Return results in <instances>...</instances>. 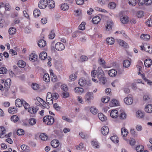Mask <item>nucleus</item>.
<instances>
[{
  "mask_svg": "<svg viewBox=\"0 0 152 152\" xmlns=\"http://www.w3.org/2000/svg\"><path fill=\"white\" fill-rule=\"evenodd\" d=\"M91 76L92 81L95 83L98 82L97 79H95L96 76L100 84L104 85L107 82L105 74L101 66L99 67L97 70H93L91 72Z\"/></svg>",
  "mask_w": 152,
  "mask_h": 152,
  "instance_id": "nucleus-1",
  "label": "nucleus"
},
{
  "mask_svg": "<svg viewBox=\"0 0 152 152\" xmlns=\"http://www.w3.org/2000/svg\"><path fill=\"white\" fill-rule=\"evenodd\" d=\"M43 121L45 124L48 125H51L54 123L55 120L53 116L48 115L45 116L43 117Z\"/></svg>",
  "mask_w": 152,
  "mask_h": 152,
  "instance_id": "nucleus-2",
  "label": "nucleus"
},
{
  "mask_svg": "<svg viewBox=\"0 0 152 152\" xmlns=\"http://www.w3.org/2000/svg\"><path fill=\"white\" fill-rule=\"evenodd\" d=\"M140 47L141 50H144L149 53H152V45L144 43L140 46Z\"/></svg>",
  "mask_w": 152,
  "mask_h": 152,
  "instance_id": "nucleus-3",
  "label": "nucleus"
},
{
  "mask_svg": "<svg viewBox=\"0 0 152 152\" xmlns=\"http://www.w3.org/2000/svg\"><path fill=\"white\" fill-rule=\"evenodd\" d=\"M36 99L37 100V102H36L37 105L38 106H42L44 107H45L47 109L49 108V105L43 99L39 97H37Z\"/></svg>",
  "mask_w": 152,
  "mask_h": 152,
  "instance_id": "nucleus-4",
  "label": "nucleus"
},
{
  "mask_svg": "<svg viewBox=\"0 0 152 152\" xmlns=\"http://www.w3.org/2000/svg\"><path fill=\"white\" fill-rule=\"evenodd\" d=\"M1 83H4V88L6 91L7 90L10 88L11 83V80L10 79H7L5 80V82L3 80H1Z\"/></svg>",
  "mask_w": 152,
  "mask_h": 152,
  "instance_id": "nucleus-5",
  "label": "nucleus"
},
{
  "mask_svg": "<svg viewBox=\"0 0 152 152\" xmlns=\"http://www.w3.org/2000/svg\"><path fill=\"white\" fill-rule=\"evenodd\" d=\"M55 49L58 51H61L63 50L65 48L64 44L61 42H58L56 43L55 45Z\"/></svg>",
  "mask_w": 152,
  "mask_h": 152,
  "instance_id": "nucleus-6",
  "label": "nucleus"
},
{
  "mask_svg": "<svg viewBox=\"0 0 152 152\" xmlns=\"http://www.w3.org/2000/svg\"><path fill=\"white\" fill-rule=\"evenodd\" d=\"M47 0H40L38 4V7L40 9H45L48 5Z\"/></svg>",
  "mask_w": 152,
  "mask_h": 152,
  "instance_id": "nucleus-7",
  "label": "nucleus"
},
{
  "mask_svg": "<svg viewBox=\"0 0 152 152\" xmlns=\"http://www.w3.org/2000/svg\"><path fill=\"white\" fill-rule=\"evenodd\" d=\"M113 26V23L112 20L108 21L105 26V29L107 31H110L112 29Z\"/></svg>",
  "mask_w": 152,
  "mask_h": 152,
  "instance_id": "nucleus-8",
  "label": "nucleus"
},
{
  "mask_svg": "<svg viewBox=\"0 0 152 152\" xmlns=\"http://www.w3.org/2000/svg\"><path fill=\"white\" fill-rule=\"evenodd\" d=\"M93 98V94L92 92H88L85 96V99L88 102H90L91 100Z\"/></svg>",
  "mask_w": 152,
  "mask_h": 152,
  "instance_id": "nucleus-9",
  "label": "nucleus"
},
{
  "mask_svg": "<svg viewBox=\"0 0 152 152\" xmlns=\"http://www.w3.org/2000/svg\"><path fill=\"white\" fill-rule=\"evenodd\" d=\"M133 99L131 97L128 96L124 99V102L127 105H129L131 104L133 102Z\"/></svg>",
  "mask_w": 152,
  "mask_h": 152,
  "instance_id": "nucleus-10",
  "label": "nucleus"
},
{
  "mask_svg": "<svg viewBox=\"0 0 152 152\" xmlns=\"http://www.w3.org/2000/svg\"><path fill=\"white\" fill-rule=\"evenodd\" d=\"M101 132L103 135H107L109 132L108 127L106 126H104L101 129Z\"/></svg>",
  "mask_w": 152,
  "mask_h": 152,
  "instance_id": "nucleus-11",
  "label": "nucleus"
},
{
  "mask_svg": "<svg viewBox=\"0 0 152 152\" xmlns=\"http://www.w3.org/2000/svg\"><path fill=\"white\" fill-rule=\"evenodd\" d=\"M119 104V101L115 99H113L111 100L109 103V106L111 107L117 106H118Z\"/></svg>",
  "mask_w": 152,
  "mask_h": 152,
  "instance_id": "nucleus-12",
  "label": "nucleus"
},
{
  "mask_svg": "<svg viewBox=\"0 0 152 152\" xmlns=\"http://www.w3.org/2000/svg\"><path fill=\"white\" fill-rule=\"evenodd\" d=\"M30 60L31 61H35L38 58V56L34 53H31L29 56Z\"/></svg>",
  "mask_w": 152,
  "mask_h": 152,
  "instance_id": "nucleus-13",
  "label": "nucleus"
},
{
  "mask_svg": "<svg viewBox=\"0 0 152 152\" xmlns=\"http://www.w3.org/2000/svg\"><path fill=\"white\" fill-rule=\"evenodd\" d=\"M38 110V109L37 107H31L28 109V111L31 114H33L36 113Z\"/></svg>",
  "mask_w": 152,
  "mask_h": 152,
  "instance_id": "nucleus-14",
  "label": "nucleus"
},
{
  "mask_svg": "<svg viewBox=\"0 0 152 152\" xmlns=\"http://www.w3.org/2000/svg\"><path fill=\"white\" fill-rule=\"evenodd\" d=\"M87 83V80L84 77H81L79 80L78 84L80 86H85Z\"/></svg>",
  "mask_w": 152,
  "mask_h": 152,
  "instance_id": "nucleus-15",
  "label": "nucleus"
},
{
  "mask_svg": "<svg viewBox=\"0 0 152 152\" xmlns=\"http://www.w3.org/2000/svg\"><path fill=\"white\" fill-rule=\"evenodd\" d=\"M98 62L99 65H101L103 68H107L106 65V62L102 58H99L98 60Z\"/></svg>",
  "mask_w": 152,
  "mask_h": 152,
  "instance_id": "nucleus-16",
  "label": "nucleus"
},
{
  "mask_svg": "<svg viewBox=\"0 0 152 152\" xmlns=\"http://www.w3.org/2000/svg\"><path fill=\"white\" fill-rule=\"evenodd\" d=\"M51 145L53 148H56L58 146L59 142L58 140H53L51 141Z\"/></svg>",
  "mask_w": 152,
  "mask_h": 152,
  "instance_id": "nucleus-17",
  "label": "nucleus"
},
{
  "mask_svg": "<svg viewBox=\"0 0 152 152\" xmlns=\"http://www.w3.org/2000/svg\"><path fill=\"white\" fill-rule=\"evenodd\" d=\"M101 20V18L99 16H96L93 18L92 21V23L94 24H98Z\"/></svg>",
  "mask_w": 152,
  "mask_h": 152,
  "instance_id": "nucleus-18",
  "label": "nucleus"
},
{
  "mask_svg": "<svg viewBox=\"0 0 152 152\" xmlns=\"http://www.w3.org/2000/svg\"><path fill=\"white\" fill-rule=\"evenodd\" d=\"M118 115V111L116 110H113L111 111L110 113V115L113 118H116Z\"/></svg>",
  "mask_w": 152,
  "mask_h": 152,
  "instance_id": "nucleus-19",
  "label": "nucleus"
},
{
  "mask_svg": "<svg viewBox=\"0 0 152 152\" xmlns=\"http://www.w3.org/2000/svg\"><path fill=\"white\" fill-rule=\"evenodd\" d=\"M24 100L19 99H17L15 101V104L16 107H20L23 105Z\"/></svg>",
  "mask_w": 152,
  "mask_h": 152,
  "instance_id": "nucleus-20",
  "label": "nucleus"
},
{
  "mask_svg": "<svg viewBox=\"0 0 152 152\" xmlns=\"http://www.w3.org/2000/svg\"><path fill=\"white\" fill-rule=\"evenodd\" d=\"M106 42L108 45H113L115 42V39L112 37L107 38L106 39Z\"/></svg>",
  "mask_w": 152,
  "mask_h": 152,
  "instance_id": "nucleus-21",
  "label": "nucleus"
},
{
  "mask_svg": "<svg viewBox=\"0 0 152 152\" xmlns=\"http://www.w3.org/2000/svg\"><path fill=\"white\" fill-rule=\"evenodd\" d=\"M152 64V61L150 59H147L144 61V65L145 66L147 67H150Z\"/></svg>",
  "mask_w": 152,
  "mask_h": 152,
  "instance_id": "nucleus-22",
  "label": "nucleus"
},
{
  "mask_svg": "<svg viewBox=\"0 0 152 152\" xmlns=\"http://www.w3.org/2000/svg\"><path fill=\"white\" fill-rule=\"evenodd\" d=\"M145 110L147 113H151L152 112V105L151 104L147 105L145 108Z\"/></svg>",
  "mask_w": 152,
  "mask_h": 152,
  "instance_id": "nucleus-23",
  "label": "nucleus"
},
{
  "mask_svg": "<svg viewBox=\"0 0 152 152\" xmlns=\"http://www.w3.org/2000/svg\"><path fill=\"white\" fill-rule=\"evenodd\" d=\"M109 75L112 77H114L117 75V72L115 69H111L108 72Z\"/></svg>",
  "mask_w": 152,
  "mask_h": 152,
  "instance_id": "nucleus-24",
  "label": "nucleus"
},
{
  "mask_svg": "<svg viewBox=\"0 0 152 152\" xmlns=\"http://www.w3.org/2000/svg\"><path fill=\"white\" fill-rule=\"evenodd\" d=\"M118 42L120 46L125 48H127L129 47L128 44L123 40H119L118 41Z\"/></svg>",
  "mask_w": 152,
  "mask_h": 152,
  "instance_id": "nucleus-25",
  "label": "nucleus"
},
{
  "mask_svg": "<svg viewBox=\"0 0 152 152\" xmlns=\"http://www.w3.org/2000/svg\"><path fill=\"white\" fill-rule=\"evenodd\" d=\"M6 130L3 126L0 127V137L3 138L4 137V135L5 134Z\"/></svg>",
  "mask_w": 152,
  "mask_h": 152,
  "instance_id": "nucleus-26",
  "label": "nucleus"
},
{
  "mask_svg": "<svg viewBox=\"0 0 152 152\" xmlns=\"http://www.w3.org/2000/svg\"><path fill=\"white\" fill-rule=\"evenodd\" d=\"M50 72L52 81L53 82L57 81L58 80L57 76L52 72H51L50 70Z\"/></svg>",
  "mask_w": 152,
  "mask_h": 152,
  "instance_id": "nucleus-27",
  "label": "nucleus"
},
{
  "mask_svg": "<svg viewBox=\"0 0 152 152\" xmlns=\"http://www.w3.org/2000/svg\"><path fill=\"white\" fill-rule=\"evenodd\" d=\"M48 5L50 9L54 8L55 6V3L53 0H48Z\"/></svg>",
  "mask_w": 152,
  "mask_h": 152,
  "instance_id": "nucleus-28",
  "label": "nucleus"
},
{
  "mask_svg": "<svg viewBox=\"0 0 152 152\" xmlns=\"http://www.w3.org/2000/svg\"><path fill=\"white\" fill-rule=\"evenodd\" d=\"M122 136L124 137H126L128 134V132L125 128H122L121 129Z\"/></svg>",
  "mask_w": 152,
  "mask_h": 152,
  "instance_id": "nucleus-29",
  "label": "nucleus"
},
{
  "mask_svg": "<svg viewBox=\"0 0 152 152\" xmlns=\"http://www.w3.org/2000/svg\"><path fill=\"white\" fill-rule=\"evenodd\" d=\"M46 44V42L43 39H41L39 41L38 45L40 47H44Z\"/></svg>",
  "mask_w": 152,
  "mask_h": 152,
  "instance_id": "nucleus-30",
  "label": "nucleus"
},
{
  "mask_svg": "<svg viewBox=\"0 0 152 152\" xmlns=\"http://www.w3.org/2000/svg\"><path fill=\"white\" fill-rule=\"evenodd\" d=\"M98 116L99 119L102 121H105L107 119V117L102 113H99Z\"/></svg>",
  "mask_w": 152,
  "mask_h": 152,
  "instance_id": "nucleus-31",
  "label": "nucleus"
},
{
  "mask_svg": "<svg viewBox=\"0 0 152 152\" xmlns=\"http://www.w3.org/2000/svg\"><path fill=\"white\" fill-rule=\"evenodd\" d=\"M8 111L10 113L14 114L17 113V110L16 108L11 107L9 108Z\"/></svg>",
  "mask_w": 152,
  "mask_h": 152,
  "instance_id": "nucleus-32",
  "label": "nucleus"
},
{
  "mask_svg": "<svg viewBox=\"0 0 152 152\" xmlns=\"http://www.w3.org/2000/svg\"><path fill=\"white\" fill-rule=\"evenodd\" d=\"M150 37L149 35L147 34H142L140 36L141 39L145 41H148Z\"/></svg>",
  "mask_w": 152,
  "mask_h": 152,
  "instance_id": "nucleus-33",
  "label": "nucleus"
},
{
  "mask_svg": "<svg viewBox=\"0 0 152 152\" xmlns=\"http://www.w3.org/2000/svg\"><path fill=\"white\" fill-rule=\"evenodd\" d=\"M47 53L45 52H41L39 54V57L42 60H44L46 58Z\"/></svg>",
  "mask_w": 152,
  "mask_h": 152,
  "instance_id": "nucleus-34",
  "label": "nucleus"
},
{
  "mask_svg": "<svg viewBox=\"0 0 152 152\" xmlns=\"http://www.w3.org/2000/svg\"><path fill=\"white\" fill-rule=\"evenodd\" d=\"M69 6L68 4L66 3H64L61 4V8L62 10L66 11L69 9Z\"/></svg>",
  "mask_w": 152,
  "mask_h": 152,
  "instance_id": "nucleus-35",
  "label": "nucleus"
},
{
  "mask_svg": "<svg viewBox=\"0 0 152 152\" xmlns=\"http://www.w3.org/2000/svg\"><path fill=\"white\" fill-rule=\"evenodd\" d=\"M111 140L114 143H117L119 142L118 137L116 135H113L110 137Z\"/></svg>",
  "mask_w": 152,
  "mask_h": 152,
  "instance_id": "nucleus-36",
  "label": "nucleus"
},
{
  "mask_svg": "<svg viewBox=\"0 0 152 152\" xmlns=\"http://www.w3.org/2000/svg\"><path fill=\"white\" fill-rule=\"evenodd\" d=\"M121 22L124 24H126L128 22V18L127 16H122L121 18Z\"/></svg>",
  "mask_w": 152,
  "mask_h": 152,
  "instance_id": "nucleus-37",
  "label": "nucleus"
},
{
  "mask_svg": "<svg viewBox=\"0 0 152 152\" xmlns=\"http://www.w3.org/2000/svg\"><path fill=\"white\" fill-rule=\"evenodd\" d=\"M18 65L19 67L24 68L26 65V63L23 60H20L18 61Z\"/></svg>",
  "mask_w": 152,
  "mask_h": 152,
  "instance_id": "nucleus-38",
  "label": "nucleus"
},
{
  "mask_svg": "<svg viewBox=\"0 0 152 152\" xmlns=\"http://www.w3.org/2000/svg\"><path fill=\"white\" fill-rule=\"evenodd\" d=\"M43 80L46 82H48L50 80V78L49 75L48 73H45L43 75Z\"/></svg>",
  "mask_w": 152,
  "mask_h": 152,
  "instance_id": "nucleus-39",
  "label": "nucleus"
},
{
  "mask_svg": "<svg viewBox=\"0 0 152 152\" xmlns=\"http://www.w3.org/2000/svg\"><path fill=\"white\" fill-rule=\"evenodd\" d=\"M124 139L125 140L127 141L128 143H129L131 146H133L135 144L136 141L134 139L132 138L130 140H128L126 138H124Z\"/></svg>",
  "mask_w": 152,
  "mask_h": 152,
  "instance_id": "nucleus-40",
  "label": "nucleus"
},
{
  "mask_svg": "<svg viewBox=\"0 0 152 152\" xmlns=\"http://www.w3.org/2000/svg\"><path fill=\"white\" fill-rule=\"evenodd\" d=\"M16 32V29L14 27L10 28L9 30V33L10 35H13Z\"/></svg>",
  "mask_w": 152,
  "mask_h": 152,
  "instance_id": "nucleus-41",
  "label": "nucleus"
},
{
  "mask_svg": "<svg viewBox=\"0 0 152 152\" xmlns=\"http://www.w3.org/2000/svg\"><path fill=\"white\" fill-rule=\"evenodd\" d=\"M40 12L38 9H35L34 10L33 14L35 18L39 17L40 14Z\"/></svg>",
  "mask_w": 152,
  "mask_h": 152,
  "instance_id": "nucleus-42",
  "label": "nucleus"
},
{
  "mask_svg": "<svg viewBox=\"0 0 152 152\" xmlns=\"http://www.w3.org/2000/svg\"><path fill=\"white\" fill-rule=\"evenodd\" d=\"M10 119L11 121L15 123L18 121L19 118L16 115H13L11 116Z\"/></svg>",
  "mask_w": 152,
  "mask_h": 152,
  "instance_id": "nucleus-43",
  "label": "nucleus"
},
{
  "mask_svg": "<svg viewBox=\"0 0 152 152\" xmlns=\"http://www.w3.org/2000/svg\"><path fill=\"white\" fill-rule=\"evenodd\" d=\"M83 89L79 87H76L75 88V93L81 94L83 92Z\"/></svg>",
  "mask_w": 152,
  "mask_h": 152,
  "instance_id": "nucleus-44",
  "label": "nucleus"
},
{
  "mask_svg": "<svg viewBox=\"0 0 152 152\" xmlns=\"http://www.w3.org/2000/svg\"><path fill=\"white\" fill-rule=\"evenodd\" d=\"M22 150L25 152H28L29 150V148L28 146L25 145H22L21 146Z\"/></svg>",
  "mask_w": 152,
  "mask_h": 152,
  "instance_id": "nucleus-45",
  "label": "nucleus"
},
{
  "mask_svg": "<svg viewBox=\"0 0 152 152\" xmlns=\"http://www.w3.org/2000/svg\"><path fill=\"white\" fill-rule=\"evenodd\" d=\"M136 150L137 152H141L144 150V147L142 145H139L136 147Z\"/></svg>",
  "mask_w": 152,
  "mask_h": 152,
  "instance_id": "nucleus-46",
  "label": "nucleus"
},
{
  "mask_svg": "<svg viewBox=\"0 0 152 152\" xmlns=\"http://www.w3.org/2000/svg\"><path fill=\"white\" fill-rule=\"evenodd\" d=\"M39 137L43 141H45L48 139V136L45 133H41L40 134Z\"/></svg>",
  "mask_w": 152,
  "mask_h": 152,
  "instance_id": "nucleus-47",
  "label": "nucleus"
},
{
  "mask_svg": "<svg viewBox=\"0 0 152 152\" xmlns=\"http://www.w3.org/2000/svg\"><path fill=\"white\" fill-rule=\"evenodd\" d=\"M130 64L131 62L129 61L126 60L124 61L123 66L125 67H128L130 66Z\"/></svg>",
  "mask_w": 152,
  "mask_h": 152,
  "instance_id": "nucleus-48",
  "label": "nucleus"
},
{
  "mask_svg": "<svg viewBox=\"0 0 152 152\" xmlns=\"http://www.w3.org/2000/svg\"><path fill=\"white\" fill-rule=\"evenodd\" d=\"M136 116L139 118H141L144 116V113L141 111L140 110L138 111L136 113Z\"/></svg>",
  "mask_w": 152,
  "mask_h": 152,
  "instance_id": "nucleus-49",
  "label": "nucleus"
},
{
  "mask_svg": "<svg viewBox=\"0 0 152 152\" xmlns=\"http://www.w3.org/2000/svg\"><path fill=\"white\" fill-rule=\"evenodd\" d=\"M90 110L91 112L94 114H96L98 112V110L94 107H91L90 108Z\"/></svg>",
  "mask_w": 152,
  "mask_h": 152,
  "instance_id": "nucleus-50",
  "label": "nucleus"
},
{
  "mask_svg": "<svg viewBox=\"0 0 152 152\" xmlns=\"http://www.w3.org/2000/svg\"><path fill=\"white\" fill-rule=\"evenodd\" d=\"M7 70V69L5 67H2L0 68V74H4L6 73Z\"/></svg>",
  "mask_w": 152,
  "mask_h": 152,
  "instance_id": "nucleus-51",
  "label": "nucleus"
},
{
  "mask_svg": "<svg viewBox=\"0 0 152 152\" xmlns=\"http://www.w3.org/2000/svg\"><path fill=\"white\" fill-rule=\"evenodd\" d=\"M116 6V4L113 2H110L108 4V7L111 9H113Z\"/></svg>",
  "mask_w": 152,
  "mask_h": 152,
  "instance_id": "nucleus-52",
  "label": "nucleus"
},
{
  "mask_svg": "<svg viewBox=\"0 0 152 152\" xmlns=\"http://www.w3.org/2000/svg\"><path fill=\"white\" fill-rule=\"evenodd\" d=\"M146 24L149 27H152V19H148L146 22Z\"/></svg>",
  "mask_w": 152,
  "mask_h": 152,
  "instance_id": "nucleus-53",
  "label": "nucleus"
},
{
  "mask_svg": "<svg viewBox=\"0 0 152 152\" xmlns=\"http://www.w3.org/2000/svg\"><path fill=\"white\" fill-rule=\"evenodd\" d=\"M137 0H128V1L129 5L132 6H135L137 3Z\"/></svg>",
  "mask_w": 152,
  "mask_h": 152,
  "instance_id": "nucleus-54",
  "label": "nucleus"
},
{
  "mask_svg": "<svg viewBox=\"0 0 152 152\" xmlns=\"http://www.w3.org/2000/svg\"><path fill=\"white\" fill-rule=\"evenodd\" d=\"M23 106L25 109L26 110L28 109L30 107V106L29 104L27 103L25 101H24L23 104Z\"/></svg>",
  "mask_w": 152,
  "mask_h": 152,
  "instance_id": "nucleus-55",
  "label": "nucleus"
},
{
  "mask_svg": "<svg viewBox=\"0 0 152 152\" xmlns=\"http://www.w3.org/2000/svg\"><path fill=\"white\" fill-rule=\"evenodd\" d=\"M24 133V131L22 129H18L17 132V134L19 135H23Z\"/></svg>",
  "mask_w": 152,
  "mask_h": 152,
  "instance_id": "nucleus-56",
  "label": "nucleus"
},
{
  "mask_svg": "<svg viewBox=\"0 0 152 152\" xmlns=\"http://www.w3.org/2000/svg\"><path fill=\"white\" fill-rule=\"evenodd\" d=\"M86 24L85 22H82L81 23L79 26L78 28L80 30H84L85 29V25Z\"/></svg>",
  "mask_w": 152,
  "mask_h": 152,
  "instance_id": "nucleus-57",
  "label": "nucleus"
},
{
  "mask_svg": "<svg viewBox=\"0 0 152 152\" xmlns=\"http://www.w3.org/2000/svg\"><path fill=\"white\" fill-rule=\"evenodd\" d=\"M29 123L30 124L33 125L36 123V120L34 118H31L29 120Z\"/></svg>",
  "mask_w": 152,
  "mask_h": 152,
  "instance_id": "nucleus-58",
  "label": "nucleus"
},
{
  "mask_svg": "<svg viewBox=\"0 0 152 152\" xmlns=\"http://www.w3.org/2000/svg\"><path fill=\"white\" fill-rule=\"evenodd\" d=\"M55 36V34L53 32L51 31L48 35L49 38L50 39H53Z\"/></svg>",
  "mask_w": 152,
  "mask_h": 152,
  "instance_id": "nucleus-59",
  "label": "nucleus"
},
{
  "mask_svg": "<svg viewBox=\"0 0 152 152\" xmlns=\"http://www.w3.org/2000/svg\"><path fill=\"white\" fill-rule=\"evenodd\" d=\"M137 16L139 18H141L144 16L143 12L142 11H139L137 13Z\"/></svg>",
  "mask_w": 152,
  "mask_h": 152,
  "instance_id": "nucleus-60",
  "label": "nucleus"
},
{
  "mask_svg": "<svg viewBox=\"0 0 152 152\" xmlns=\"http://www.w3.org/2000/svg\"><path fill=\"white\" fill-rule=\"evenodd\" d=\"M110 100V98L108 96H107L105 97L102 98V101L103 103H107Z\"/></svg>",
  "mask_w": 152,
  "mask_h": 152,
  "instance_id": "nucleus-61",
  "label": "nucleus"
},
{
  "mask_svg": "<svg viewBox=\"0 0 152 152\" xmlns=\"http://www.w3.org/2000/svg\"><path fill=\"white\" fill-rule=\"evenodd\" d=\"M47 103L49 105H51L53 103V99L52 98H48L46 99Z\"/></svg>",
  "mask_w": 152,
  "mask_h": 152,
  "instance_id": "nucleus-62",
  "label": "nucleus"
},
{
  "mask_svg": "<svg viewBox=\"0 0 152 152\" xmlns=\"http://www.w3.org/2000/svg\"><path fill=\"white\" fill-rule=\"evenodd\" d=\"M92 145L94 147V148H98L99 147V145L97 142L92 141L91 142Z\"/></svg>",
  "mask_w": 152,
  "mask_h": 152,
  "instance_id": "nucleus-63",
  "label": "nucleus"
},
{
  "mask_svg": "<svg viewBox=\"0 0 152 152\" xmlns=\"http://www.w3.org/2000/svg\"><path fill=\"white\" fill-rule=\"evenodd\" d=\"M52 95V98L53 99H57L59 97L58 94L57 93H53Z\"/></svg>",
  "mask_w": 152,
  "mask_h": 152,
  "instance_id": "nucleus-64",
  "label": "nucleus"
}]
</instances>
